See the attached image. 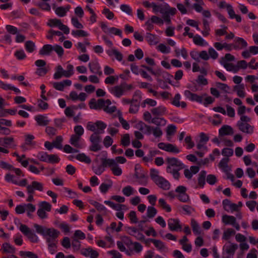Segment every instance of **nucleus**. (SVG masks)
I'll return each mask as SVG.
<instances>
[{
    "label": "nucleus",
    "mask_w": 258,
    "mask_h": 258,
    "mask_svg": "<svg viewBox=\"0 0 258 258\" xmlns=\"http://www.w3.org/2000/svg\"><path fill=\"white\" fill-rule=\"evenodd\" d=\"M166 162L167 164L166 172L172 174L175 179L178 180L180 176L179 171L185 168L184 164L175 157L166 158Z\"/></svg>",
    "instance_id": "nucleus-1"
},
{
    "label": "nucleus",
    "mask_w": 258,
    "mask_h": 258,
    "mask_svg": "<svg viewBox=\"0 0 258 258\" xmlns=\"http://www.w3.org/2000/svg\"><path fill=\"white\" fill-rule=\"evenodd\" d=\"M153 12L155 13L160 12L162 15V18L165 22L169 24L171 23L170 16H174L177 10L175 8L169 6L168 4L164 5H157L156 3L152 4Z\"/></svg>",
    "instance_id": "nucleus-2"
},
{
    "label": "nucleus",
    "mask_w": 258,
    "mask_h": 258,
    "mask_svg": "<svg viewBox=\"0 0 258 258\" xmlns=\"http://www.w3.org/2000/svg\"><path fill=\"white\" fill-rule=\"evenodd\" d=\"M250 121L251 118L248 116H242L237 122L236 125L240 132L251 135L254 132V126L249 123Z\"/></svg>",
    "instance_id": "nucleus-3"
},
{
    "label": "nucleus",
    "mask_w": 258,
    "mask_h": 258,
    "mask_svg": "<svg viewBox=\"0 0 258 258\" xmlns=\"http://www.w3.org/2000/svg\"><path fill=\"white\" fill-rule=\"evenodd\" d=\"M102 162L104 166L108 167L110 168L112 173L115 176H120L122 171L121 168L118 164L115 163V161L112 159L103 158Z\"/></svg>",
    "instance_id": "nucleus-4"
},
{
    "label": "nucleus",
    "mask_w": 258,
    "mask_h": 258,
    "mask_svg": "<svg viewBox=\"0 0 258 258\" xmlns=\"http://www.w3.org/2000/svg\"><path fill=\"white\" fill-rule=\"evenodd\" d=\"M100 134V133L95 132L90 137L91 145L89 148L91 151L96 152L101 149V147L100 143L101 141V137L99 135Z\"/></svg>",
    "instance_id": "nucleus-5"
},
{
    "label": "nucleus",
    "mask_w": 258,
    "mask_h": 258,
    "mask_svg": "<svg viewBox=\"0 0 258 258\" xmlns=\"http://www.w3.org/2000/svg\"><path fill=\"white\" fill-rule=\"evenodd\" d=\"M111 104V102L109 99H99L96 100L95 98H92L89 102V106L91 109L101 110L105 104Z\"/></svg>",
    "instance_id": "nucleus-6"
},
{
    "label": "nucleus",
    "mask_w": 258,
    "mask_h": 258,
    "mask_svg": "<svg viewBox=\"0 0 258 258\" xmlns=\"http://www.w3.org/2000/svg\"><path fill=\"white\" fill-rule=\"evenodd\" d=\"M125 231L129 235L133 236L136 239L143 241L145 239V236L143 232L137 229L136 226H128L125 227Z\"/></svg>",
    "instance_id": "nucleus-7"
},
{
    "label": "nucleus",
    "mask_w": 258,
    "mask_h": 258,
    "mask_svg": "<svg viewBox=\"0 0 258 258\" xmlns=\"http://www.w3.org/2000/svg\"><path fill=\"white\" fill-rule=\"evenodd\" d=\"M20 230L32 242H37L38 241L37 235L27 226L21 224Z\"/></svg>",
    "instance_id": "nucleus-8"
},
{
    "label": "nucleus",
    "mask_w": 258,
    "mask_h": 258,
    "mask_svg": "<svg viewBox=\"0 0 258 258\" xmlns=\"http://www.w3.org/2000/svg\"><path fill=\"white\" fill-rule=\"evenodd\" d=\"M222 221L225 225H231L237 230H239L240 226L236 222V218L233 216L224 215L222 217Z\"/></svg>",
    "instance_id": "nucleus-9"
},
{
    "label": "nucleus",
    "mask_w": 258,
    "mask_h": 258,
    "mask_svg": "<svg viewBox=\"0 0 258 258\" xmlns=\"http://www.w3.org/2000/svg\"><path fill=\"white\" fill-rule=\"evenodd\" d=\"M70 143L74 147L77 149H83L85 147V144L81 137L72 135L71 136Z\"/></svg>",
    "instance_id": "nucleus-10"
},
{
    "label": "nucleus",
    "mask_w": 258,
    "mask_h": 258,
    "mask_svg": "<svg viewBox=\"0 0 258 258\" xmlns=\"http://www.w3.org/2000/svg\"><path fill=\"white\" fill-rule=\"evenodd\" d=\"M158 147L159 149L168 152L177 154L180 152L176 146L170 143H160L158 144Z\"/></svg>",
    "instance_id": "nucleus-11"
},
{
    "label": "nucleus",
    "mask_w": 258,
    "mask_h": 258,
    "mask_svg": "<svg viewBox=\"0 0 258 258\" xmlns=\"http://www.w3.org/2000/svg\"><path fill=\"white\" fill-rule=\"evenodd\" d=\"M80 254L90 258H98L99 256V252L90 246L82 248L80 250Z\"/></svg>",
    "instance_id": "nucleus-12"
},
{
    "label": "nucleus",
    "mask_w": 258,
    "mask_h": 258,
    "mask_svg": "<svg viewBox=\"0 0 258 258\" xmlns=\"http://www.w3.org/2000/svg\"><path fill=\"white\" fill-rule=\"evenodd\" d=\"M168 228L172 231H181L182 226L180 221L178 219L170 218L167 221Z\"/></svg>",
    "instance_id": "nucleus-13"
},
{
    "label": "nucleus",
    "mask_w": 258,
    "mask_h": 258,
    "mask_svg": "<svg viewBox=\"0 0 258 258\" xmlns=\"http://www.w3.org/2000/svg\"><path fill=\"white\" fill-rule=\"evenodd\" d=\"M39 209L37 210V214L40 219H44L47 217L46 212L48 211V203L41 202L38 204Z\"/></svg>",
    "instance_id": "nucleus-14"
},
{
    "label": "nucleus",
    "mask_w": 258,
    "mask_h": 258,
    "mask_svg": "<svg viewBox=\"0 0 258 258\" xmlns=\"http://www.w3.org/2000/svg\"><path fill=\"white\" fill-rule=\"evenodd\" d=\"M109 92L115 97L120 98L125 94L122 84L108 88Z\"/></svg>",
    "instance_id": "nucleus-15"
},
{
    "label": "nucleus",
    "mask_w": 258,
    "mask_h": 258,
    "mask_svg": "<svg viewBox=\"0 0 258 258\" xmlns=\"http://www.w3.org/2000/svg\"><path fill=\"white\" fill-rule=\"evenodd\" d=\"M138 166H139V165H137L135 167V177L138 179V182L139 184L141 185H146L148 183L147 174L144 171H138Z\"/></svg>",
    "instance_id": "nucleus-16"
},
{
    "label": "nucleus",
    "mask_w": 258,
    "mask_h": 258,
    "mask_svg": "<svg viewBox=\"0 0 258 258\" xmlns=\"http://www.w3.org/2000/svg\"><path fill=\"white\" fill-rule=\"evenodd\" d=\"M88 67L90 71L95 74L101 76L102 75L101 67L97 60H94L88 63Z\"/></svg>",
    "instance_id": "nucleus-17"
},
{
    "label": "nucleus",
    "mask_w": 258,
    "mask_h": 258,
    "mask_svg": "<svg viewBox=\"0 0 258 258\" xmlns=\"http://www.w3.org/2000/svg\"><path fill=\"white\" fill-rule=\"evenodd\" d=\"M52 9L54 10L55 13L56 15H57L59 17H64L68 12L71 9V6L70 5H67L65 7H58L56 6L55 4L52 5Z\"/></svg>",
    "instance_id": "nucleus-18"
},
{
    "label": "nucleus",
    "mask_w": 258,
    "mask_h": 258,
    "mask_svg": "<svg viewBox=\"0 0 258 258\" xmlns=\"http://www.w3.org/2000/svg\"><path fill=\"white\" fill-rule=\"evenodd\" d=\"M184 95L189 100L200 103H202L203 101V97L206 96V94H204L203 96H199L196 94L191 93L189 90L184 91Z\"/></svg>",
    "instance_id": "nucleus-19"
},
{
    "label": "nucleus",
    "mask_w": 258,
    "mask_h": 258,
    "mask_svg": "<svg viewBox=\"0 0 258 258\" xmlns=\"http://www.w3.org/2000/svg\"><path fill=\"white\" fill-rule=\"evenodd\" d=\"M223 209L226 211L233 213L237 212V206L236 204L232 203L228 199H225L222 201Z\"/></svg>",
    "instance_id": "nucleus-20"
},
{
    "label": "nucleus",
    "mask_w": 258,
    "mask_h": 258,
    "mask_svg": "<svg viewBox=\"0 0 258 258\" xmlns=\"http://www.w3.org/2000/svg\"><path fill=\"white\" fill-rule=\"evenodd\" d=\"M237 248L238 245L237 244L228 241L224 245L223 251L226 252L227 254L234 255Z\"/></svg>",
    "instance_id": "nucleus-21"
},
{
    "label": "nucleus",
    "mask_w": 258,
    "mask_h": 258,
    "mask_svg": "<svg viewBox=\"0 0 258 258\" xmlns=\"http://www.w3.org/2000/svg\"><path fill=\"white\" fill-rule=\"evenodd\" d=\"M35 189L42 191L43 187L42 183L34 181L32 182L31 184L27 186V190L28 194H34Z\"/></svg>",
    "instance_id": "nucleus-22"
},
{
    "label": "nucleus",
    "mask_w": 258,
    "mask_h": 258,
    "mask_svg": "<svg viewBox=\"0 0 258 258\" xmlns=\"http://www.w3.org/2000/svg\"><path fill=\"white\" fill-rule=\"evenodd\" d=\"M34 227L35 228L36 232L43 236L45 237L46 239V241L48 242V228L45 226H43L37 224H34Z\"/></svg>",
    "instance_id": "nucleus-23"
},
{
    "label": "nucleus",
    "mask_w": 258,
    "mask_h": 258,
    "mask_svg": "<svg viewBox=\"0 0 258 258\" xmlns=\"http://www.w3.org/2000/svg\"><path fill=\"white\" fill-rule=\"evenodd\" d=\"M0 142H3L1 144L2 146L8 147L12 149H15L17 145L15 143L14 138L12 137H5L1 139Z\"/></svg>",
    "instance_id": "nucleus-24"
},
{
    "label": "nucleus",
    "mask_w": 258,
    "mask_h": 258,
    "mask_svg": "<svg viewBox=\"0 0 258 258\" xmlns=\"http://www.w3.org/2000/svg\"><path fill=\"white\" fill-rule=\"evenodd\" d=\"M181 96L179 93H177L175 95L174 97L171 100V104L177 107H181L182 108H185L186 107V103L184 101L180 102Z\"/></svg>",
    "instance_id": "nucleus-25"
},
{
    "label": "nucleus",
    "mask_w": 258,
    "mask_h": 258,
    "mask_svg": "<svg viewBox=\"0 0 258 258\" xmlns=\"http://www.w3.org/2000/svg\"><path fill=\"white\" fill-rule=\"evenodd\" d=\"M151 242H152L155 247L161 252H166L168 251V248L163 242L160 240L156 239H150Z\"/></svg>",
    "instance_id": "nucleus-26"
},
{
    "label": "nucleus",
    "mask_w": 258,
    "mask_h": 258,
    "mask_svg": "<svg viewBox=\"0 0 258 258\" xmlns=\"http://www.w3.org/2000/svg\"><path fill=\"white\" fill-rule=\"evenodd\" d=\"M106 53L110 57L114 56L115 59L119 61H121L122 60V54L116 48H112L107 50Z\"/></svg>",
    "instance_id": "nucleus-27"
},
{
    "label": "nucleus",
    "mask_w": 258,
    "mask_h": 258,
    "mask_svg": "<svg viewBox=\"0 0 258 258\" xmlns=\"http://www.w3.org/2000/svg\"><path fill=\"white\" fill-rule=\"evenodd\" d=\"M53 87L57 90L63 91L66 86H70L72 85V81L70 80H65L60 82L53 83Z\"/></svg>",
    "instance_id": "nucleus-28"
},
{
    "label": "nucleus",
    "mask_w": 258,
    "mask_h": 258,
    "mask_svg": "<svg viewBox=\"0 0 258 258\" xmlns=\"http://www.w3.org/2000/svg\"><path fill=\"white\" fill-rule=\"evenodd\" d=\"M150 111L154 116L159 117L166 114V108L164 106L161 105L152 108Z\"/></svg>",
    "instance_id": "nucleus-29"
},
{
    "label": "nucleus",
    "mask_w": 258,
    "mask_h": 258,
    "mask_svg": "<svg viewBox=\"0 0 258 258\" xmlns=\"http://www.w3.org/2000/svg\"><path fill=\"white\" fill-rule=\"evenodd\" d=\"M63 138L61 136H58L51 143H49V150L55 148L58 149H61L62 148V142Z\"/></svg>",
    "instance_id": "nucleus-30"
},
{
    "label": "nucleus",
    "mask_w": 258,
    "mask_h": 258,
    "mask_svg": "<svg viewBox=\"0 0 258 258\" xmlns=\"http://www.w3.org/2000/svg\"><path fill=\"white\" fill-rule=\"evenodd\" d=\"M155 183L158 187L165 190H169L170 188L169 182L163 177L160 178Z\"/></svg>",
    "instance_id": "nucleus-31"
},
{
    "label": "nucleus",
    "mask_w": 258,
    "mask_h": 258,
    "mask_svg": "<svg viewBox=\"0 0 258 258\" xmlns=\"http://www.w3.org/2000/svg\"><path fill=\"white\" fill-rule=\"evenodd\" d=\"M197 148L199 151H196V154L200 157H203L205 153L208 151L206 143H204L201 141H199L198 142L197 144Z\"/></svg>",
    "instance_id": "nucleus-32"
},
{
    "label": "nucleus",
    "mask_w": 258,
    "mask_h": 258,
    "mask_svg": "<svg viewBox=\"0 0 258 258\" xmlns=\"http://www.w3.org/2000/svg\"><path fill=\"white\" fill-rule=\"evenodd\" d=\"M191 38H192L193 42L196 45L200 46H207L209 45L208 43L198 34H196L195 35H194L193 37Z\"/></svg>",
    "instance_id": "nucleus-33"
},
{
    "label": "nucleus",
    "mask_w": 258,
    "mask_h": 258,
    "mask_svg": "<svg viewBox=\"0 0 258 258\" xmlns=\"http://www.w3.org/2000/svg\"><path fill=\"white\" fill-rule=\"evenodd\" d=\"M229 161V158H223L221 160L219 163V167L225 172L228 173L230 171V168L228 165Z\"/></svg>",
    "instance_id": "nucleus-34"
},
{
    "label": "nucleus",
    "mask_w": 258,
    "mask_h": 258,
    "mask_svg": "<svg viewBox=\"0 0 258 258\" xmlns=\"http://www.w3.org/2000/svg\"><path fill=\"white\" fill-rule=\"evenodd\" d=\"M35 120L40 126H46L48 123V120L46 115H36L35 116Z\"/></svg>",
    "instance_id": "nucleus-35"
},
{
    "label": "nucleus",
    "mask_w": 258,
    "mask_h": 258,
    "mask_svg": "<svg viewBox=\"0 0 258 258\" xmlns=\"http://www.w3.org/2000/svg\"><path fill=\"white\" fill-rule=\"evenodd\" d=\"M234 90L236 92L237 95L239 97L244 98L245 96L246 93L245 92V86L244 84H241L235 86Z\"/></svg>",
    "instance_id": "nucleus-36"
},
{
    "label": "nucleus",
    "mask_w": 258,
    "mask_h": 258,
    "mask_svg": "<svg viewBox=\"0 0 258 258\" xmlns=\"http://www.w3.org/2000/svg\"><path fill=\"white\" fill-rule=\"evenodd\" d=\"M147 132L149 133H152L153 135L156 138H159L162 135V131L158 126H148Z\"/></svg>",
    "instance_id": "nucleus-37"
},
{
    "label": "nucleus",
    "mask_w": 258,
    "mask_h": 258,
    "mask_svg": "<svg viewBox=\"0 0 258 258\" xmlns=\"http://www.w3.org/2000/svg\"><path fill=\"white\" fill-rule=\"evenodd\" d=\"M235 48L242 49L247 46L248 44L246 41L241 37H236L235 39Z\"/></svg>",
    "instance_id": "nucleus-38"
},
{
    "label": "nucleus",
    "mask_w": 258,
    "mask_h": 258,
    "mask_svg": "<svg viewBox=\"0 0 258 258\" xmlns=\"http://www.w3.org/2000/svg\"><path fill=\"white\" fill-rule=\"evenodd\" d=\"M1 250H3V252L11 253L12 254L15 253L16 251L15 248L7 242L3 244Z\"/></svg>",
    "instance_id": "nucleus-39"
},
{
    "label": "nucleus",
    "mask_w": 258,
    "mask_h": 258,
    "mask_svg": "<svg viewBox=\"0 0 258 258\" xmlns=\"http://www.w3.org/2000/svg\"><path fill=\"white\" fill-rule=\"evenodd\" d=\"M219 133L221 136L230 135L233 134V129L230 126L225 125L220 128Z\"/></svg>",
    "instance_id": "nucleus-40"
},
{
    "label": "nucleus",
    "mask_w": 258,
    "mask_h": 258,
    "mask_svg": "<svg viewBox=\"0 0 258 258\" xmlns=\"http://www.w3.org/2000/svg\"><path fill=\"white\" fill-rule=\"evenodd\" d=\"M190 224H191V227L192 228L194 233L195 235L201 234L202 230L200 226V225L197 222V221H196V220H195L194 219H192L191 220Z\"/></svg>",
    "instance_id": "nucleus-41"
},
{
    "label": "nucleus",
    "mask_w": 258,
    "mask_h": 258,
    "mask_svg": "<svg viewBox=\"0 0 258 258\" xmlns=\"http://www.w3.org/2000/svg\"><path fill=\"white\" fill-rule=\"evenodd\" d=\"M207 176V172L205 170H202L199 174L198 178V185L203 188L205 184V179Z\"/></svg>",
    "instance_id": "nucleus-42"
},
{
    "label": "nucleus",
    "mask_w": 258,
    "mask_h": 258,
    "mask_svg": "<svg viewBox=\"0 0 258 258\" xmlns=\"http://www.w3.org/2000/svg\"><path fill=\"white\" fill-rule=\"evenodd\" d=\"M227 13L229 16L230 18L233 19H235L236 21L240 22L241 21V18L239 15H236L233 10V8L231 5L229 6L227 10Z\"/></svg>",
    "instance_id": "nucleus-43"
},
{
    "label": "nucleus",
    "mask_w": 258,
    "mask_h": 258,
    "mask_svg": "<svg viewBox=\"0 0 258 258\" xmlns=\"http://www.w3.org/2000/svg\"><path fill=\"white\" fill-rule=\"evenodd\" d=\"M52 51H55L60 57L63 54V48L60 45H55L52 46L49 45V52Z\"/></svg>",
    "instance_id": "nucleus-44"
},
{
    "label": "nucleus",
    "mask_w": 258,
    "mask_h": 258,
    "mask_svg": "<svg viewBox=\"0 0 258 258\" xmlns=\"http://www.w3.org/2000/svg\"><path fill=\"white\" fill-rule=\"evenodd\" d=\"M151 123H153L157 126H164L166 124V120L163 117L154 116Z\"/></svg>",
    "instance_id": "nucleus-45"
},
{
    "label": "nucleus",
    "mask_w": 258,
    "mask_h": 258,
    "mask_svg": "<svg viewBox=\"0 0 258 258\" xmlns=\"http://www.w3.org/2000/svg\"><path fill=\"white\" fill-rule=\"evenodd\" d=\"M118 76L110 75L105 79L104 83L107 85H113L118 82Z\"/></svg>",
    "instance_id": "nucleus-46"
},
{
    "label": "nucleus",
    "mask_w": 258,
    "mask_h": 258,
    "mask_svg": "<svg viewBox=\"0 0 258 258\" xmlns=\"http://www.w3.org/2000/svg\"><path fill=\"white\" fill-rule=\"evenodd\" d=\"M122 192L125 196L130 197L135 193L136 190L131 185H127L122 188Z\"/></svg>",
    "instance_id": "nucleus-47"
},
{
    "label": "nucleus",
    "mask_w": 258,
    "mask_h": 258,
    "mask_svg": "<svg viewBox=\"0 0 258 258\" xmlns=\"http://www.w3.org/2000/svg\"><path fill=\"white\" fill-rule=\"evenodd\" d=\"M235 234V231L233 229L227 228L223 232L222 239L225 240H228Z\"/></svg>",
    "instance_id": "nucleus-48"
},
{
    "label": "nucleus",
    "mask_w": 258,
    "mask_h": 258,
    "mask_svg": "<svg viewBox=\"0 0 258 258\" xmlns=\"http://www.w3.org/2000/svg\"><path fill=\"white\" fill-rule=\"evenodd\" d=\"M90 203L94 206L99 212L105 213L106 212L107 209L102 204L93 200L90 201Z\"/></svg>",
    "instance_id": "nucleus-49"
},
{
    "label": "nucleus",
    "mask_w": 258,
    "mask_h": 258,
    "mask_svg": "<svg viewBox=\"0 0 258 258\" xmlns=\"http://www.w3.org/2000/svg\"><path fill=\"white\" fill-rule=\"evenodd\" d=\"M64 72V70L63 69L62 67L60 65L57 66L56 67V71L53 76L54 79L56 80L59 79L63 76Z\"/></svg>",
    "instance_id": "nucleus-50"
},
{
    "label": "nucleus",
    "mask_w": 258,
    "mask_h": 258,
    "mask_svg": "<svg viewBox=\"0 0 258 258\" xmlns=\"http://www.w3.org/2000/svg\"><path fill=\"white\" fill-rule=\"evenodd\" d=\"M96 132L102 134L104 133V130L106 128L107 125L104 122L98 120L96 122Z\"/></svg>",
    "instance_id": "nucleus-51"
},
{
    "label": "nucleus",
    "mask_w": 258,
    "mask_h": 258,
    "mask_svg": "<svg viewBox=\"0 0 258 258\" xmlns=\"http://www.w3.org/2000/svg\"><path fill=\"white\" fill-rule=\"evenodd\" d=\"M174 51L177 57H179L180 55H181L184 59H187L188 57V53L186 49L185 48L182 47L180 49L178 48H176L174 50Z\"/></svg>",
    "instance_id": "nucleus-52"
},
{
    "label": "nucleus",
    "mask_w": 258,
    "mask_h": 258,
    "mask_svg": "<svg viewBox=\"0 0 258 258\" xmlns=\"http://www.w3.org/2000/svg\"><path fill=\"white\" fill-rule=\"evenodd\" d=\"M76 158L78 160L86 163H90L91 162L90 158L86 156L84 153H81L77 155L76 156Z\"/></svg>",
    "instance_id": "nucleus-53"
},
{
    "label": "nucleus",
    "mask_w": 258,
    "mask_h": 258,
    "mask_svg": "<svg viewBox=\"0 0 258 258\" xmlns=\"http://www.w3.org/2000/svg\"><path fill=\"white\" fill-rule=\"evenodd\" d=\"M71 245L74 252H77L79 251L80 252V250L82 248H81V245L79 240L76 239H73L71 243Z\"/></svg>",
    "instance_id": "nucleus-54"
},
{
    "label": "nucleus",
    "mask_w": 258,
    "mask_h": 258,
    "mask_svg": "<svg viewBox=\"0 0 258 258\" xmlns=\"http://www.w3.org/2000/svg\"><path fill=\"white\" fill-rule=\"evenodd\" d=\"M181 209H182L183 213L184 214L190 215L192 213L195 212V209L192 207L184 205L181 207Z\"/></svg>",
    "instance_id": "nucleus-55"
},
{
    "label": "nucleus",
    "mask_w": 258,
    "mask_h": 258,
    "mask_svg": "<svg viewBox=\"0 0 258 258\" xmlns=\"http://www.w3.org/2000/svg\"><path fill=\"white\" fill-rule=\"evenodd\" d=\"M157 213V210L153 206H149L147 210V216L149 218H153Z\"/></svg>",
    "instance_id": "nucleus-56"
},
{
    "label": "nucleus",
    "mask_w": 258,
    "mask_h": 258,
    "mask_svg": "<svg viewBox=\"0 0 258 258\" xmlns=\"http://www.w3.org/2000/svg\"><path fill=\"white\" fill-rule=\"evenodd\" d=\"M25 46L26 50L29 53H32L35 50V44L32 41H26Z\"/></svg>",
    "instance_id": "nucleus-57"
},
{
    "label": "nucleus",
    "mask_w": 258,
    "mask_h": 258,
    "mask_svg": "<svg viewBox=\"0 0 258 258\" xmlns=\"http://www.w3.org/2000/svg\"><path fill=\"white\" fill-rule=\"evenodd\" d=\"M159 204L163 209L165 210L167 212H170L171 211L170 206L167 204L164 199H160L158 201Z\"/></svg>",
    "instance_id": "nucleus-58"
},
{
    "label": "nucleus",
    "mask_w": 258,
    "mask_h": 258,
    "mask_svg": "<svg viewBox=\"0 0 258 258\" xmlns=\"http://www.w3.org/2000/svg\"><path fill=\"white\" fill-rule=\"evenodd\" d=\"M48 0H39L36 3V6L43 10H48Z\"/></svg>",
    "instance_id": "nucleus-59"
},
{
    "label": "nucleus",
    "mask_w": 258,
    "mask_h": 258,
    "mask_svg": "<svg viewBox=\"0 0 258 258\" xmlns=\"http://www.w3.org/2000/svg\"><path fill=\"white\" fill-rule=\"evenodd\" d=\"M63 76L66 78H69L74 74V66L72 64H69L67 67V70H64Z\"/></svg>",
    "instance_id": "nucleus-60"
},
{
    "label": "nucleus",
    "mask_w": 258,
    "mask_h": 258,
    "mask_svg": "<svg viewBox=\"0 0 258 258\" xmlns=\"http://www.w3.org/2000/svg\"><path fill=\"white\" fill-rule=\"evenodd\" d=\"M148 105L151 107H155L157 105V102L156 100L147 98L144 100L142 104V107L144 108L146 107V105Z\"/></svg>",
    "instance_id": "nucleus-61"
},
{
    "label": "nucleus",
    "mask_w": 258,
    "mask_h": 258,
    "mask_svg": "<svg viewBox=\"0 0 258 258\" xmlns=\"http://www.w3.org/2000/svg\"><path fill=\"white\" fill-rule=\"evenodd\" d=\"M150 177L152 180L155 182L162 176L159 175V171L157 170L152 168L150 170Z\"/></svg>",
    "instance_id": "nucleus-62"
},
{
    "label": "nucleus",
    "mask_w": 258,
    "mask_h": 258,
    "mask_svg": "<svg viewBox=\"0 0 258 258\" xmlns=\"http://www.w3.org/2000/svg\"><path fill=\"white\" fill-rule=\"evenodd\" d=\"M228 28L225 25H221L220 29L215 30V34L217 36H221L227 34V30Z\"/></svg>",
    "instance_id": "nucleus-63"
},
{
    "label": "nucleus",
    "mask_w": 258,
    "mask_h": 258,
    "mask_svg": "<svg viewBox=\"0 0 258 258\" xmlns=\"http://www.w3.org/2000/svg\"><path fill=\"white\" fill-rule=\"evenodd\" d=\"M20 255L21 256L29 258H38L37 255L31 251H20Z\"/></svg>",
    "instance_id": "nucleus-64"
}]
</instances>
